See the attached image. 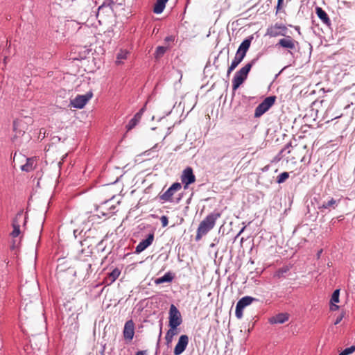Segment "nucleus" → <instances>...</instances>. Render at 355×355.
<instances>
[{
  "label": "nucleus",
  "instance_id": "e433bc0d",
  "mask_svg": "<svg viewBox=\"0 0 355 355\" xmlns=\"http://www.w3.org/2000/svg\"><path fill=\"white\" fill-rule=\"evenodd\" d=\"M344 317V314L341 313L340 315H338L336 318V320L334 322V324L336 325L340 322V321L343 320Z\"/></svg>",
  "mask_w": 355,
  "mask_h": 355
},
{
  "label": "nucleus",
  "instance_id": "09e8293b",
  "mask_svg": "<svg viewBox=\"0 0 355 355\" xmlns=\"http://www.w3.org/2000/svg\"><path fill=\"white\" fill-rule=\"evenodd\" d=\"M22 314H23L22 313V310H21V309H20V311H19V315H20V317H22Z\"/></svg>",
  "mask_w": 355,
  "mask_h": 355
},
{
  "label": "nucleus",
  "instance_id": "8fccbe9b",
  "mask_svg": "<svg viewBox=\"0 0 355 355\" xmlns=\"http://www.w3.org/2000/svg\"><path fill=\"white\" fill-rule=\"evenodd\" d=\"M77 232H78V230L73 231V234H74L75 237H76Z\"/></svg>",
  "mask_w": 355,
  "mask_h": 355
},
{
  "label": "nucleus",
  "instance_id": "0eeeda50",
  "mask_svg": "<svg viewBox=\"0 0 355 355\" xmlns=\"http://www.w3.org/2000/svg\"><path fill=\"white\" fill-rule=\"evenodd\" d=\"M168 314V326L178 328L182 323V318L180 311L173 304L170 306Z\"/></svg>",
  "mask_w": 355,
  "mask_h": 355
},
{
  "label": "nucleus",
  "instance_id": "b1692460",
  "mask_svg": "<svg viewBox=\"0 0 355 355\" xmlns=\"http://www.w3.org/2000/svg\"><path fill=\"white\" fill-rule=\"evenodd\" d=\"M166 2L162 0H157L153 8V12L155 14H160L163 12L166 6Z\"/></svg>",
  "mask_w": 355,
  "mask_h": 355
},
{
  "label": "nucleus",
  "instance_id": "6e6552de",
  "mask_svg": "<svg viewBox=\"0 0 355 355\" xmlns=\"http://www.w3.org/2000/svg\"><path fill=\"white\" fill-rule=\"evenodd\" d=\"M92 96L93 93L92 91L87 92L84 95H77L74 99L71 101V105L74 108L82 109Z\"/></svg>",
  "mask_w": 355,
  "mask_h": 355
},
{
  "label": "nucleus",
  "instance_id": "72a5a7b5",
  "mask_svg": "<svg viewBox=\"0 0 355 355\" xmlns=\"http://www.w3.org/2000/svg\"><path fill=\"white\" fill-rule=\"evenodd\" d=\"M162 227H166L168 224V219L166 216H162L160 218Z\"/></svg>",
  "mask_w": 355,
  "mask_h": 355
},
{
  "label": "nucleus",
  "instance_id": "4c0bfd02",
  "mask_svg": "<svg viewBox=\"0 0 355 355\" xmlns=\"http://www.w3.org/2000/svg\"><path fill=\"white\" fill-rule=\"evenodd\" d=\"M174 40H175V37L173 35H168V36L166 37L164 39V41L166 42H173Z\"/></svg>",
  "mask_w": 355,
  "mask_h": 355
},
{
  "label": "nucleus",
  "instance_id": "cd10ccee",
  "mask_svg": "<svg viewBox=\"0 0 355 355\" xmlns=\"http://www.w3.org/2000/svg\"><path fill=\"white\" fill-rule=\"evenodd\" d=\"M167 48L162 46H159L156 48L155 52L154 53L155 59L158 60L162 58L164 53H166Z\"/></svg>",
  "mask_w": 355,
  "mask_h": 355
},
{
  "label": "nucleus",
  "instance_id": "4468645a",
  "mask_svg": "<svg viewBox=\"0 0 355 355\" xmlns=\"http://www.w3.org/2000/svg\"><path fill=\"white\" fill-rule=\"evenodd\" d=\"M315 10L316 15L321 20L323 24L327 28L331 29L332 24L327 12L319 6H316Z\"/></svg>",
  "mask_w": 355,
  "mask_h": 355
},
{
  "label": "nucleus",
  "instance_id": "473e14b6",
  "mask_svg": "<svg viewBox=\"0 0 355 355\" xmlns=\"http://www.w3.org/2000/svg\"><path fill=\"white\" fill-rule=\"evenodd\" d=\"M91 240L92 239H90L89 237H87L83 241H81L80 242V245L82 246H87L89 248L92 245V243L90 242Z\"/></svg>",
  "mask_w": 355,
  "mask_h": 355
},
{
  "label": "nucleus",
  "instance_id": "dca6fc26",
  "mask_svg": "<svg viewBox=\"0 0 355 355\" xmlns=\"http://www.w3.org/2000/svg\"><path fill=\"white\" fill-rule=\"evenodd\" d=\"M22 217H23L22 212L20 211L17 214L15 218L12 220V225L13 227V230L10 233V235L13 238L17 237L20 234L21 231H20L19 220H20V219L22 218Z\"/></svg>",
  "mask_w": 355,
  "mask_h": 355
},
{
  "label": "nucleus",
  "instance_id": "2eb2a0df",
  "mask_svg": "<svg viewBox=\"0 0 355 355\" xmlns=\"http://www.w3.org/2000/svg\"><path fill=\"white\" fill-rule=\"evenodd\" d=\"M154 240V234L150 233L147 235L145 239L141 240L139 243L136 246L135 253L139 254L149 247Z\"/></svg>",
  "mask_w": 355,
  "mask_h": 355
},
{
  "label": "nucleus",
  "instance_id": "aec40b11",
  "mask_svg": "<svg viewBox=\"0 0 355 355\" xmlns=\"http://www.w3.org/2000/svg\"><path fill=\"white\" fill-rule=\"evenodd\" d=\"M339 296H340V289H336L332 295L330 300V309L331 311H336L339 309V306L336 304V303L339 302Z\"/></svg>",
  "mask_w": 355,
  "mask_h": 355
},
{
  "label": "nucleus",
  "instance_id": "1a4fd4ad",
  "mask_svg": "<svg viewBox=\"0 0 355 355\" xmlns=\"http://www.w3.org/2000/svg\"><path fill=\"white\" fill-rule=\"evenodd\" d=\"M288 28L283 24H275L267 28L266 35L271 37L277 36H286Z\"/></svg>",
  "mask_w": 355,
  "mask_h": 355
},
{
  "label": "nucleus",
  "instance_id": "864d4df0",
  "mask_svg": "<svg viewBox=\"0 0 355 355\" xmlns=\"http://www.w3.org/2000/svg\"><path fill=\"white\" fill-rule=\"evenodd\" d=\"M180 199H181V197H180V198L178 199L177 202H178L180 200Z\"/></svg>",
  "mask_w": 355,
  "mask_h": 355
},
{
  "label": "nucleus",
  "instance_id": "20e7f679",
  "mask_svg": "<svg viewBox=\"0 0 355 355\" xmlns=\"http://www.w3.org/2000/svg\"><path fill=\"white\" fill-rule=\"evenodd\" d=\"M253 39V36L246 37L239 45L232 62L234 65H239L244 59Z\"/></svg>",
  "mask_w": 355,
  "mask_h": 355
},
{
  "label": "nucleus",
  "instance_id": "2f4dec72",
  "mask_svg": "<svg viewBox=\"0 0 355 355\" xmlns=\"http://www.w3.org/2000/svg\"><path fill=\"white\" fill-rule=\"evenodd\" d=\"M355 351V345H352L349 347H347L345 349L343 350V352L345 354V355H349L352 354Z\"/></svg>",
  "mask_w": 355,
  "mask_h": 355
},
{
  "label": "nucleus",
  "instance_id": "7ed1b4c3",
  "mask_svg": "<svg viewBox=\"0 0 355 355\" xmlns=\"http://www.w3.org/2000/svg\"><path fill=\"white\" fill-rule=\"evenodd\" d=\"M284 37L279 40L275 44V47L277 49H282L287 51L293 57V52L299 50V42L293 38L291 36L287 35L283 36Z\"/></svg>",
  "mask_w": 355,
  "mask_h": 355
},
{
  "label": "nucleus",
  "instance_id": "6e6d98bb",
  "mask_svg": "<svg viewBox=\"0 0 355 355\" xmlns=\"http://www.w3.org/2000/svg\"><path fill=\"white\" fill-rule=\"evenodd\" d=\"M76 274V271H73V275L75 276Z\"/></svg>",
  "mask_w": 355,
  "mask_h": 355
},
{
  "label": "nucleus",
  "instance_id": "5fc2aeb1",
  "mask_svg": "<svg viewBox=\"0 0 355 355\" xmlns=\"http://www.w3.org/2000/svg\"><path fill=\"white\" fill-rule=\"evenodd\" d=\"M91 264H88V269H89L91 268Z\"/></svg>",
  "mask_w": 355,
  "mask_h": 355
},
{
  "label": "nucleus",
  "instance_id": "3c124183",
  "mask_svg": "<svg viewBox=\"0 0 355 355\" xmlns=\"http://www.w3.org/2000/svg\"><path fill=\"white\" fill-rule=\"evenodd\" d=\"M102 243H103V241H99V242L98 243V245H101V244H102Z\"/></svg>",
  "mask_w": 355,
  "mask_h": 355
},
{
  "label": "nucleus",
  "instance_id": "603ef678",
  "mask_svg": "<svg viewBox=\"0 0 355 355\" xmlns=\"http://www.w3.org/2000/svg\"><path fill=\"white\" fill-rule=\"evenodd\" d=\"M338 355H345V354L342 351Z\"/></svg>",
  "mask_w": 355,
  "mask_h": 355
},
{
  "label": "nucleus",
  "instance_id": "f257e3e1",
  "mask_svg": "<svg viewBox=\"0 0 355 355\" xmlns=\"http://www.w3.org/2000/svg\"><path fill=\"white\" fill-rule=\"evenodd\" d=\"M219 212H211L207 215L199 224L195 237L196 241H199L215 226L216 220L220 217Z\"/></svg>",
  "mask_w": 355,
  "mask_h": 355
},
{
  "label": "nucleus",
  "instance_id": "412c9836",
  "mask_svg": "<svg viewBox=\"0 0 355 355\" xmlns=\"http://www.w3.org/2000/svg\"><path fill=\"white\" fill-rule=\"evenodd\" d=\"M174 279V275L171 272H166L163 276L155 279V284H161L163 283H169Z\"/></svg>",
  "mask_w": 355,
  "mask_h": 355
},
{
  "label": "nucleus",
  "instance_id": "ddd939ff",
  "mask_svg": "<svg viewBox=\"0 0 355 355\" xmlns=\"http://www.w3.org/2000/svg\"><path fill=\"white\" fill-rule=\"evenodd\" d=\"M189 343V337L187 335H181L178 339V343L175 346L173 353L175 355H180L182 354Z\"/></svg>",
  "mask_w": 355,
  "mask_h": 355
},
{
  "label": "nucleus",
  "instance_id": "393cba45",
  "mask_svg": "<svg viewBox=\"0 0 355 355\" xmlns=\"http://www.w3.org/2000/svg\"><path fill=\"white\" fill-rule=\"evenodd\" d=\"M170 329L167 331L165 336V339L166 340L167 344L170 343L173 340V338L174 336L177 334V328L174 327H169Z\"/></svg>",
  "mask_w": 355,
  "mask_h": 355
},
{
  "label": "nucleus",
  "instance_id": "a18cd8bd",
  "mask_svg": "<svg viewBox=\"0 0 355 355\" xmlns=\"http://www.w3.org/2000/svg\"><path fill=\"white\" fill-rule=\"evenodd\" d=\"M322 250H319V251L318 252V254H317V257H318V258H320V254H322Z\"/></svg>",
  "mask_w": 355,
  "mask_h": 355
},
{
  "label": "nucleus",
  "instance_id": "c756f323",
  "mask_svg": "<svg viewBox=\"0 0 355 355\" xmlns=\"http://www.w3.org/2000/svg\"><path fill=\"white\" fill-rule=\"evenodd\" d=\"M290 147H291V143L287 144L279 152V155L282 157L285 156L286 154L290 153Z\"/></svg>",
  "mask_w": 355,
  "mask_h": 355
},
{
  "label": "nucleus",
  "instance_id": "c03bdc74",
  "mask_svg": "<svg viewBox=\"0 0 355 355\" xmlns=\"http://www.w3.org/2000/svg\"><path fill=\"white\" fill-rule=\"evenodd\" d=\"M25 289H26V286H23L21 288V290H20V292L22 293H24L25 292Z\"/></svg>",
  "mask_w": 355,
  "mask_h": 355
},
{
  "label": "nucleus",
  "instance_id": "423d86ee",
  "mask_svg": "<svg viewBox=\"0 0 355 355\" xmlns=\"http://www.w3.org/2000/svg\"><path fill=\"white\" fill-rule=\"evenodd\" d=\"M259 300L251 296H244L241 297L236 303L235 315L238 319L243 317V309L250 305L253 302H258Z\"/></svg>",
  "mask_w": 355,
  "mask_h": 355
},
{
  "label": "nucleus",
  "instance_id": "c9c22d12",
  "mask_svg": "<svg viewBox=\"0 0 355 355\" xmlns=\"http://www.w3.org/2000/svg\"><path fill=\"white\" fill-rule=\"evenodd\" d=\"M284 0H277V4L276 6V13L282 8Z\"/></svg>",
  "mask_w": 355,
  "mask_h": 355
},
{
  "label": "nucleus",
  "instance_id": "ea45409f",
  "mask_svg": "<svg viewBox=\"0 0 355 355\" xmlns=\"http://www.w3.org/2000/svg\"><path fill=\"white\" fill-rule=\"evenodd\" d=\"M147 353V351L146 350H141V351H138L135 355H145Z\"/></svg>",
  "mask_w": 355,
  "mask_h": 355
},
{
  "label": "nucleus",
  "instance_id": "bb28decb",
  "mask_svg": "<svg viewBox=\"0 0 355 355\" xmlns=\"http://www.w3.org/2000/svg\"><path fill=\"white\" fill-rule=\"evenodd\" d=\"M114 5V2L112 0H105L101 6L98 7V12L103 10L105 8H109L110 11H112V6Z\"/></svg>",
  "mask_w": 355,
  "mask_h": 355
},
{
  "label": "nucleus",
  "instance_id": "79ce46f5",
  "mask_svg": "<svg viewBox=\"0 0 355 355\" xmlns=\"http://www.w3.org/2000/svg\"><path fill=\"white\" fill-rule=\"evenodd\" d=\"M245 226L241 228V230L239 231V232L237 234V235H236V238H237L239 236H240V235L243 232V231L245 230Z\"/></svg>",
  "mask_w": 355,
  "mask_h": 355
},
{
  "label": "nucleus",
  "instance_id": "58836bf2",
  "mask_svg": "<svg viewBox=\"0 0 355 355\" xmlns=\"http://www.w3.org/2000/svg\"><path fill=\"white\" fill-rule=\"evenodd\" d=\"M162 322H160V331H159V340H158L157 344V349L159 348V339H160V338L162 336Z\"/></svg>",
  "mask_w": 355,
  "mask_h": 355
},
{
  "label": "nucleus",
  "instance_id": "a878e982",
  "mask_svg": "<svg viewBox=\"0 0 355 355\" xmlns=\"http://www.w3.org/2000/svg\"><path fill=\"white\" fill-rule=\"evenodd\" d=\"M33 163L34 160L33 158H27L26 163L21 166V169L26 172L31 171L34 168Z\"/></svg>",
  "mask_w": 355,
  "mask_h": 355
},
{
  "label": "nucleus",
  "instance_id": "9b49d317",
  "mask_svg": "<svg viewBox=\"0 0 355 355\" xmlns=\"http://www.w3.org/2000/svg\"><path fill=\"white\" fill-rule=\"evenodd\" d=\"M340 202V199L336 200L332 197H329L326 200L318 203V209L320 211H324L325 209H334Z\"/></svg>",
  "mask_w": 355,
  "mask_h": 355
},
{
  "label": "nucleus",
  "instance_id": "de8ad7c7",
  "mask_svg": "<svg viewBox=\"0 0 355 355\" xmlns=\"http://www.w3.org/2000/svg\"><path fill=\"white\" fill-rule=\"evenodd\" d=\"M7 58H8V57L5 56V58L3 59V63H4L5 65L6 64V60H7Z\"/></svg>",
  "mask_w": 355,
  "mask_h": 355
},
{
  "label": "nucleus",
  "instance_id": "f704fd0d",
  "mask_svg": "<svg viewBox=\"0 0 355 355\" xmlns=\"http://www.w3.org/2000/svg\"><path fill=\"white\" fill-rule=\"evenodd\" d=\"M237 65H234V63L232 62L230 66L228 67L227 71V76L228 77L232 71L236 69Z\"/></svg>",
  "mask_w": 355,
  "mask_h": 355
},
{
  "label": "nucleus",
  "instance_id": "6ab92c4d",
  "mask_svg": "<svg viewBox=\"0 0 355 355\" xmlns=\"http://www.w3.org/2000/svg\"><path fill=\"white\" fill-rule=\"evenodd\" d=\"M288 318L289 315L287 313H279L270 318L269 321L271 324H283L286 322Z\"/></svg>",
  "mask_w": 355,
  "mask_h": 355
},
{
  "label": "nucleus",
  "instance_id": "f03ea898",
  "mask_svg": "<svg viewBox=\"0 0 355 355\" xmlns=\"http://www.w3.org/2000/svg\"><path fill=\"white\" fill-rule=\"evenodd\" d=\"M260 54H258L256 58H253L250 62L246 64L244 67L241 68L239 71H237L232 79V96L235 95V92L237 89L245 82V80L248 78V75L253 65L256 64V62L259 59Z\"/></svg>",
  "mask_w": 355,
  "mask_h": 355
},
{
  "label": "nucleus",
  "instance_id": "c85d7f7f",
  "mask_svg": "<svg viewBox=\"0 0 355 355\" xmlns=\"http://www.w3.org/2000/svg\"><path fill=\"white\" fill-rule=\"evenodd\" d=\"M289 178V173L288 172H283L280 173L277 177L276 182L278 184L284 183L288 178Z\"/></svg>",
  "mask_w": 355,
  "mask_h": 355
},
{
  "label": "nucleus",
  "instance_id": "4d7b16f0",
  "mask_svg": "<svg viewBox=\"0 0 355 355\" xmlns=\"http://www.w3.org/2000/svg\"><path fill=\"white\" fill-rule=\"evenodd\" d=\"M162 1L166 3L168 0H162Z\"/></svg>",
  "mask_w": 355,
  "mask_h": 355
},
{
  "label": "nucleus",
  "instance_id": "f3484780",
  "mask_svg": "<svg viewBox=\"0 0 355 355\" xmlns=\"http://www.w3.org/2000/svg\"><path fill=\"white\" fill-rule=\"evenodd\" d=\"M135 324L132 320H128L124 325L123 336L125 339L132 340L135 334Z\"/></svg>",
  "mask_w": 355,
  "mask_h": 355
},
{
  "label": "nucleus",
  "instance_id": "4be33fe9",
  "mask_svg": "<svg viewBox=\"0 0 355 355\" xmlns=\"http://www.w3.org/2000/svg\"><path fill=\"white\" fill-rule=\"evenodd\" d=\"M291 267L288 266H284L279 268L275 273L274 277L278 279L286 278L289 275Z\"/></svg>",
  "mask_w": 355,
  "mask_h": 355
},
{
  "label": "nucleus",
  "instance_id": "f8f14e48",
  "mask_svg": "<svg viewBox=\"0 0 355 355\" xmlns=\"http://www.w3.org/2000/svg\"><path fill=\"white\" fill-rule=\"evenodd\" d=\"M181 180L182 184H184V189H187L189 184L195 182L196 176L193 174V169L191 167H187L183 171L181 175Z\"/></svg>",
  "mask_w": 355,
  "mask_h": 355
},
{
  "label": "nucleus",
  "instance_id": "5701e85b",
  "mask_svg": "<svg viewBox=\"0 0 355 355\" xmlns=\"http://www.w3.org/2000/svg\"><path fill=\"white\" fill-rule=\"evenodd\" d=\"M120 274H121V270L119 268H116L114 270H112V272L108 273L107 277H106L105 281H106L107 284L109 285V284H111L113 282H114L116 280V279L119 277Z\"/></svg>",
  "mask_w": 355,
  "mask_h": 355
},
{
  "label": "nucleus",
  "instance_id": "9d476101",
  "mask_svg": "<svg viewBox=\"0 0 355 355\" xmlns=\"http://www.w3.org/2000/svg\"><path fill=\"white\" fill-rule=\"evenodd\" d=\"M181 188L182 185L180 182H174L164 193L159 196V198L164 202H172V196Z\"/></svg>",
  "mask_w": 355,
  "mask_h": 355
},
{
  "label": "nucleus",
  "instance_id": "39448f33",
  "mask_svg": "<svg viewBox=\"0 0 355 355\" xmlns=\"http://www.w3.org/2000/svg\"><path fill=\"white\" fill-rule=\"evenodd\" d=\"M275 96H270L266 97L258 106L255 108L254 117L258 118L266 113L275 103Z\"/></svg>",
  "mask_w": 355,
  "mask_h": 355
},
{
  "label": "nucleus",
  "instance_id": "a211bd4d",
  "mask_svg": "<svg viewBox=\"0 0 355 355\" xmlns=\"http://www.w3.org/2000/svg\"><path fill=\"white\" fill-rule=\"evenodd\" d=\"M145 110H146V107L144 106L142 108H141L139 110V112H137L135 114L134 117L132 119L130 120L128 123L126 125V128H127L128 130H132V128H134L137 125V123L141 120V116H142Z\"/></svg>",
  "mask_w": 355,
  "mask_h": 355
},
{
  "label": "nucleus",
  "instance_id": "13d9d810",
  "mask_svg": "<svg viewBox=\"0 0 355 355\" xmlns=\"http://www.w3.org/2000/svg\"><path fill=\"white\" fill-rule=\"evenodd\" d=\"M26 218L25 217L24 218V223H26Z\"/></svg>",
  "mask_w": 355,
  "mask_h": 355
},
{
  "label": "nucleus",
  "instance_id": "49530a36",
  "mask_svg": "<svg viewBox=\"0 0 355 355\" xmlns=\"http://www.w3.org/2000/svg\"><path fill=\"white\" fill-rule=\"evenodd\" d=\"M15 247H16V245H15V241H13V244H12V245L11 246V248H12V250H14V249L15 248Z\"/></svg>",
  "mask_w": 355,
  "mask_h": 355
},
{
  "label": "nucleus",
  "instance_id": "a19ab883",
  "mask_svg": "<svg viewBox=\"0 0 355 355\" xmlns=\"http://www.w3.org/2000/svg\"><path fill=\"white\" fill-rule=\"evenodd\" d=\"M64 270V269L62 268L61 265H58V267H57V272H63Z\"/></svg>",
  "mask_w": 355,
  "mask_h": 355
},
{
  "label": "nucleus",
  "instance_id": "7c9ffc66",
  "mask_svg": "<svg viewBox=\"0 0 355 355\" xmlns=\"http://www.w3.org/2000/svg\"><path fill=\"white\" fill-rule=\"evenodd\" d=\"M127 53H128L126 51H121V52H119L116 56V59H117L116 62L119 63L121 62L120 61L121 60L125 59L127 57Z\"/></svg>",
  "mask_w": 355,
  "mask_h": 355
},
{
  "label": "nucleus",
  "instance_id": "37998d69",
  "mask_svg": "<svg viewBox=\"0 0 355 355\" xmlns=\"http://www.w3.org/2000/svg\"><path fill=\"white\" fill-rule=\"evenodd\" d=\"M295 29L297 31V33L299 34H301V33H300V26H295Z\"/></svg>",
  "mask_w": 355,
  "mask_h": 355
}]
</instances>
